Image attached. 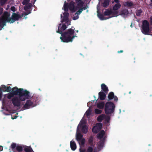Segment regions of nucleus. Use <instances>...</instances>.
<instances>
[{
	"label": "nucleus",
	"mask_w": 152,
	"mask_h": 152,
	"mask_svg": "<svg viewBox=\"0 0 152 152\" xmlns=\"http://www.w3.org/2000/svg\"><path fill=\"white\" fill-rule=\"evenodd\" d=\"M61 24H60L59 26L58 27L57 33H59L62 34V37H60V38L62 41L64 42H72L73 39L75 37H76V34L75 32L74 29L72 28L68 29L63 34H62V31L64 30L66 28V26L64 25H63L61 27Z\"/></svg>",
	"instance_id": "obj_1"
},
{
	"label": "nucleus",
	"mask_w": 152,
	"mask_h": 152,
	"mask_svg": "<svg viewBox=\"0 0 152 152\" xmlns=\"http://www.w3.org/2000/svg\"><path fill=\"white\" fill-rule=\"evenodd\" d=\"M76 5L75 6L74 2H71L69 4L68 7L69 10L72 12H76L75 15L73 17V19L75 20L79 18V15L82 12L83 10L86 9L84 6V2L82 0H77Z\"/></svg>",
	"instance_id": "obj_2"
},
{
	"label": "nucleus",
	"mask_w": 152,
	"mask_h": 152,
	"mask_svg": "<svg viewBox=\"0 0 152 152\" xmlns=\"http://www.w3.org/2000/svg\"><path fill=\"white\" fill-rule=\"evenodd\" d=\"M86 121L83 118L80 123L77 126L76 133V139L80 145L81 144L82 145H83L85 143V140L83 137L82 135L80 133L79 130V129H81L83 133H86L88 130L87 126L86 125Z\"/></svg>",
	"instance_id": "obj_3"
},
{
	"label": "nucleus",
	"mask_w": 152,
	"mask_h": 152,
	"mask_svg": "<svg viewBox=\"0 0 152 152\" xmlns=\"http://www.w3.org/2000/svg\"><path fill=\"white\" fill-rule=\"evenodd\" d=\"M10 14L9 13L5 12L3 15L0 18V30H1L4 26L5 25L6 22L12 23L21 17L18 14L15 13H13L11 18H10Z\"/></svg>",
	"instance_id": "obj_4"
},
{
	"label": "nucleus",
	"mask_w": 152,
	"mask_h": 152,
	"mask_svg": "<svg viewBox=\"0 0 152 152\" xmlns=\"http://www.w3.org/2000/svg\"><path fill=\"white\" fill-rule=\"evenodd\" d=\"M97 136L98 139H99L100 142L97 145V149H95L94 152H96L99 151L103 147L104 140L106 137L105 132L103 130L101 131L98 134Z\"/></svg>",
	"instance_id": "obj_5"
},
{
	"label": "nucleus",
	"mask_w": 152,
	"mask_h": 152,
	"mask_svg": "<svg viewBox=\"0 0 152 152\" xmlns=\"http://www.w3.org/2000/svg\"><path fill=\"white\" fill-rule=\"evenodd\" d=\"M104 15L108 16L107 18H105L104 17L101 15H98L99 18L101 20H104L109 19L114 17H116L118 15V11H113V10H107L104 13Z\"/></svg>",
	"instance_id": "obj_6"
},
{
	"label": "nucleus",
	"mask_w": 152,
	"mask_h": 152,
	"mask_svg": "<svg viewBox=\"0 0 152 152\" xmlns=\"http://www.w3.org/2000/svg\"><path fill=\"white\" fill-rule=\"evenodd\" d=\"M115 106L114 104L111 102H108L105 104V113L107 114H110L114 111Z\"/></svg>",
	"instance_id": "obj_7"
},
{
	"label": "nucleus",
	"mask_w": 152,
	"mask_h": 152,
	"mask_svg": "<svg viewBox=\"0 0 152 152\" xmlns=\"http://www.w3.org/2000/svg\"><path fill=\"white\" fill-rule=\"evenodd\" d=\"M19 98L21 101H25L26 99H28L30 97V93L26 90L23 89L19 93Z\"/></svg>",
	"instance_id": "obj_8"
},
{
	"label": "nucleus",
	"mask_w": 152,
	"mask_h": 152,
	"mask_svg": "<svg viewBox=\"0 0 152 152\" xmlns=\"http://www.w3.org/2000/svg\"><path fill=\"white\" fill-rule=\"evenodd\" d=\"M149 23L146 20H144L142 22V32L145 34H149Z\"/></svg>",
	"instance_id": "obj_9"
},
{
	"label": "nucleus",
	"mask_w": 152,
	"mask_h": 152,
	"mask_svg": "<svg viewBox=\"0 0 152 152\" xmlns=\"http://www.w3.org/2000/svg\"><path fill=\"white\" fill-rule=\"evenodd\" d=\"M12 102L14 106H21V101L18 96L14 97L12 99Z\"/></svg>",
	"instance_id": "obj_10"
},
{
	"label": "nucleus",
	"mask_w": 152,
	"mask_h": 152,
	"mask_svg": "<svg viewBox=\"0 0 152 152\" xmlns=\"http://www.w3.org/2000/svg\"><path fill=\"white\" fill-rule=\"evenodd\" d=\"M84 145V144L83 145H82L81 144L80 145V152H93L94 147L93 145L88 147L86 151V150L83 148Z\"/></svg>",
	"instance_id": "obj_11"
},
{
	"label": "nucleus",
	"mask_w": 152,
	"mask_h": 152,
	"mask_svg": "<svg viewBox=\"0 0 152 152\" xmlns=\"http://www.w3.org/2000/svg\"><path fill=\"white\" fill-rule=\"evenodd\" d=\"M110 117L108 115H106L104 114H102L97 118V120L98 121H101L102 120H104L105 121L108 122L110 120Z\"/></svg>",
	"instance_id": "obj_12"
},
{
	"label": "nucleus",
	"mask_w": 152,
	"mask_h": 152,
	"mask_svg": "<svg viewBox=\"0 0 152 152\" xmlns=\"http://www.w3.org/2000/svg\"><path fill=\"white\" fill-rule=\"evenodd\" d=\"M63 15L64 17L63 18L62 17V15H61V18H62L63 21H66V23H67V25H69L70 22L69 20H68V17L69 15V13L65 12L64 13Z\"/></svg>",
	"instance_id": "obj_13"
},
{
	"label": "nucleus",
	"mask_w": 152,
	"mask_h": 152,
	"mask_svg": "<svg viewBox=\"0 0 152 152\" xmlns=\"http://www.w3.org/2000/svg\"><path fill=\"white\" fill-rule=\"evenodd\" d=\"M102 124L101 123H98L94 126L92 129L93 132L96 133L98 132L102 128Z\"/></svg>",
	"instance_id": "obj_14"
},
{
	"label": "nucleus",
	"mask_w": 152,
	"mask_h": 152,
	"mask_svg": "<svg viewBox=\"0 0 152 152\" xmlns=\"http://www.w3.org/2000/svg\"><path fill=\"white\" fill-rule=\"evenodd\" d=\"M23 89L22 88L18 89L17 87H15L12 88L11 90L12 93L14 95L19 94L20 92Z\"/></svg>",
	"instance_id": "obj_15"
},
{
	"label": "nucleus",
	"mask_w": 152,
	"mask_h": 152,
	"mask_svg": "<svg viewBox=\"0 0 152 152\" xmlns=\"http://www.w3.org/2000/svg\"><path fill=\"white\" fill-rule=\"evenodd\" d=\"M35 105L33 104V102L30 100H27L26 104L24 106L25 109H27L30 108V107H34Z\"/></svg>",
	"instance_id": "obj_16"
},
{
	"label": "nucleus",
	"mask_w": 152,
	"mask_h": 152,
	"mask_svg": "<svg viewBox=\"0 0 152 152\" xmlns=\"http://www.w3.org/2000/svg\"><path fill=\"white\" fill-rule=\"evenodd\" d=\"M13 94L12 93H9L7 94H5L4 95V98L2 101L3 103H4L5 102V99L7 98L8 99H10L13 97L14 96Z\"/></svg>",
	"instance_id": "obj_17"
},
{
	"label": "nucleus",
	"mask_w": 152,
	"mask_h": 152,
	"mask_svg": "<svg viewBox=\"0 0 152 152\" xmlns=\"http://www.w3.org/2000/svg\"><path fill=\"white\" fill-rule=\"evenodd\" d=\"M1 90L3 92H9L11 90V87L10 86L6 87L5 85H2L1 87Z\"/></svg>",
	"instance_id": "obj_18"
},
{
	"label": "nucleus",
	"mask_w": 152,
	"mask_h": 152,
	"mask_svg": "<svg viewBox=\"0 0 152 152\" xmlns=\"http://www.w3.org/2000/svg\"><path fill=\"white\" fill-rule=\"evenodd\" d=\"M128 11L126 10H121L119 12H118V15H121L123 16L124 17H125L128 14Z\"/></svg>",
	"instance_id": "obj_19"
},
{
	"label": "nucleus",
	"mask_w": 152,
	"mask_h": 152,
	"mask_svg": "<svg viewBox=\"0 0 152 152\" xmlns=\"http://www.w3.org/2000/svg\"><path fill=\"white\" fill-rule=\"evenodd\" d=\"M70 147L72 150L75 151L77 148L75 142L73 141L70 142Z\"/></svg>",
	"instance_id": "obj_20"
},
{
	"label": "nucleus",
	"mask_w": 152,
	"mask_h": 152,
	"mask_svg": "<svg viewBox=\"0 0 152 152\" xmlns=\"http://www.w3.org/2000/svg\"><path fill=\"white\" fill-rule=\"evenodd\" d=\"M121 5L119 3H117L115 4L113 8V11H117V10L121 7Z\"/></svg>",
	"instance_id": "obj_21"
},
{
	"label": "nucleus",
	"mask_w": 152,
	"mask_h": 152,
	"mask_svg": "<svg viewBox=\"0 0 152 152\" xmlns=\"http://www.w3.org/2000/svg\"><path fill=\"white\" fill-rule=\"evenodd\" d=\"M99 98L101 100L104 99L106 97V96L102 92H100L99 93Z\"/></svg>",
	"instance_id": "obj_22"
},
{
	"label": "nucleus",
	"mask_w": 152,
	"mask_h": 152,
	"mask_svg": "<svg viewBox=\"0 0 152 152\" xmlns=\"http://www.w3.org/2000/svg\"><path fill=\"white\" fill-rule=\"evenodd\" d=\"M101 88L102 90L105 92H106L108 91V88L106 85L104 84H102L101 85Z\"/></svg>",
	"instance_id": "obj_23"
},
{
	"label": "nucleus",
	"mask_w": 152,
	"mask_h": 152,
	"mask_svg": "<svg viewBox=\"0 0 152 152\" xmlns=\"http://www.w3.org/2000/svg\"><path fill=\"white\" fill-rule=\"evenodd\" d=\"M91 110L90 108L89 107V108L87 110L86 113L85 114L84 116H86L87 117L89 116L91 114Z\"/></svg>",
	"instance_id": "obj_24"
},
{
	"label": "nucleus",
	"mask_w": 152,
	"mask_h": 152,
	"mask_svg": "<svg viewBox=\"0 0 152 152\" xmlns=\"http://www.w3.org/2000/svg\"><path fill=\"white\" fill-rule=\"evenodd\" d=\"M104 103L103 102H101L98 103L97 104V107L98 108L100 109H102L104 107Z\"/></svg>",
	"instance_id": "obj_25"
},
{
	"label": "nucleus",
	"mask_w": 152,
	"mask_h": 152,
	"mask_svg": "<svg viewBox=\"0 0 152 152\" xmlns=\"http://www.w3.org/2000/svg\"><path fill=\"white\" fill-rule=\"evenodd\" d=\"M124 5L128 7H131L133 5V3L131 1H127L124 4Z\"/></svg>",
	"instance_id": "obj_26"
},
{
	"label": "nucleus",
	"mask_w": 152,
	"mask_h": 152,
	"mask_svg": "<svg viewBox=\"0 0 152 152\" xmlns=\"http://www.w3.org/2000/svg\"><path fill=\"white\" fill-rule=\"evenodd\" d=\"M114 96V94L113 92H111L110 93L108 96V98L109 99H113V97Z\"/></svg>",
	"instance_id": "obj_27"
},
{
	"label": "nucleus",
	"mask_w": 152,
	"mask_h": 152,
	"mask_svg": "<svg viewBox=\"0 0 152 152\" xmlns=\"http://www.w3.org/2000/svg\"><path fill=\"white\" fill-rule=\"evenodd\" d=\"M109 3V1L108 0H105L103 4V6L105 7L107 6Z\"/></svg>",
	"instance_id": "obj_28"
},
{
	"label": "nucleus",
	"mask_w": 152,
	"mask_h": 152,
	"mask_svg": "<svg viewBox=\"0 0 152 152\" xmlns=\"http://www.w3.org/2000/svg\"><path fill=\"white\" fill-rule=\"evenodd\" d=\"M95 113L96 114H99L102 113V111L100 110L97 109H96L94 110Z\"/></svg>",
	"instance_id": "obj_29"
},
{
	"label": "nucleus",
	"mask_w": 152,
	"mask_h": 152,
	"mask_svg": "<svg viewBox=\"0 0 152 152\" xmlns=\"http://www.w3.org/2000/svg\"><path fill=\"white\" fill-rule=\"evenodd\" d=\"M26 152H30L32 150V149L29 147H26L25 149Z\"/></svg>",
	"instance_id": "obj_30"
},
{
	"label": "nucleus",
	"mask_w": 152,
	"mask_h": 152,
	"mask_svg": "<svg viewBox=\"0 0 152 152\" xmlns=\"http://www.w3.org/2000/svg\"><path fill=\"white\" fill-rule=\"evenodd\" d=\"M64 10L65 11H67L68 10L66 3L65 2V3L64 5Z\"/></svg>",
	"instance_id": "obj_31"
},
{
	"label": "nucleus",
	"mask_w": 152,
	"mask_h": 152,
	"mask_svg": "<svg viewBox=\"0 0 152 152\" xmlns=\"http://www.w3.org/2000/svg\"><path fill=\"white\" fill-rule=\"evenodd\" d=\"M30 0H24L23 1L22 3L23 5H28Z\"/></svg>",
	"instance_id": "obj_32"
},
{
	"label": "nucleus",
	"mask_w": 152,
	"mask_h": 152,
	"mask_svg": "<svg viewBox=\"0 0 152 152\" xmlns=\"http://www.w3.org/2000/svg\"><path fill=\"white\" fill-rule=\"evenodd\" d=\"M30 5H29V4L26 5L24 7V9L25 10H27L28 9H30Z\"/></svg>",
	"instance_id": "obj_33"
},
{
	"label": "nucleus",
	"mask_w": 152,
	"mask_h": 152,
	"mask_svg": "<svg viewBox=\"0 0 152 152\" xmlns=\"http://www.w3.org/2000/svg\"><path fill=\"white\" fill-rule=\"evenodd\" d=\"M17 150L18 151H21L23 150L22 148L20 146H17L16 148Z\"/></svg>",
	"instance_id": "obj_34"
},
{
	"label": "nucleus",
	"mask_w": 152,
	"mask_h": 152,
	"mask_svg": "<svg viewBox=\"0 0 152 152\" xmlns=\"http://www.w3.org/2000/svg\"><path fill=\"white\" fill-rule=\"evenodd\" d=\"M142 11L141 10H137L136 11V14L137 16H140V14L142 13Z\"/></svg>",
	"instance_id": "obj_35"
},
{
	"label": "nucleus",
	"mask_w": 152,
	"mask_h": 152,
	"mask_svg": "<svg viewBox=\"0 0 152 152\" xmlns=\"http://www.w3.org/2000/svg\"><path fill=\"white\" fill-rule=\"evenodd\" d=\"M7 1V0H0V2L1 4H4Z\"/></svg>",
	"instance_id": "obj_36"
},
{
	"label": "nucleus",
	"mask_w": 152,
	"mask_h": 152,
	"mask_svg": "<svg viewBox=\"0 0 152 152\" xmlns=\"http://www.w3.org/2000/svg\"><path fill=\"white\" fill-rule=\"evenodd\" d=\"M1 89H0V100H1V98L2 97V93L1 91Z\"/></svg>",
	"instance_id": "obj_37"
},
{
	"label": "nucleus",
	"mask_w": 152,
	"mask_h": 152,
	"mask_svg": "<svg viewBox=\"0 0 152 152\" xmlns=\"http://www.w3.org/2000/svg\"><path fill=\"white\" fill-rule=\"evenodd\" d=\"M16 146V144L15 143H12L11 146V148H14Z\"/></svg>",
	"instance_id": "obj_38"
},
{
	"label": "nucleus",
	"mask_w": 152,
	"mask_h": 152,
	"mask_svg": "<svg viewBox=\"0 0 152 152\" xmlns=\"http://www.w3.org/2000/svg\"><path fill=\"white\" fill-rule=\"evenodd\" d=\"M11 10L13 12H15L16 11L15 7H12L11 8Z\"/></svg>",
	"instance_id": "obj_39"
},
{
	"label": "nucleus",
	"mask_w": 152,
	"mask_h": 152,
	"mask_svg": "<svg viewBox=\"0 0 152 152\" xmlns=\"http://www.w3.org/2000/svg\"><path fill=\"white\" fill-rule=\"evenodd\" d=\"M113 99H114V100L115 101H117L118 100V98L115 96H114L113 97Z\"/></svg>",
	"instance_id": "obj_40"
},
{
	"label": "nucleus",
	"mask_w": 152,
	"mask_h": 152,
	"mask_svg": "<svg viewBox=\"0 0 152 152\" xmlns=\"http://www.w3.org/2000/svg\"><path fill=\"white\" fill-rule=\"evenodd\" d=\"M3 11V9L2 8H0V15L2 13V12Z\"/></svg>",
	"instance_id": "obj_41"
},
{
	"label": "nucleus",
	"mask_w": 152,
	"mask_h": 152,
	"mask_svg": "<svg viewBox=\"0 0 152 152\" xmlns=\"http://www.w3.org/2000/svg\"><path fill=\"white\" fill-rule=\"evenodd\" d=\"M114 1L115 2L117 3H118L119 2V1L118 0H114Z\"/></svg>",
	"instance_id": "obj_42"
},
{
	"label": "nucleus",
	"mask_w": 152,
	"mask_h": 152,
	"mask_svg": "<svg viewBox=\"0 0 152 152\" xmlns=\"http://www.w3.org/2000/svg\"><path fill=\"white\" fill-rule=\"evenodd\" d=\"M3 150V148L0 145V151H2Z\"/></svg>",
	"instance_id": "obj_43"
},
{
	"label": "nucleus",
	"mask_w": 152,
	"mask_h": 152,
	"mask_svg": "<svg viewBox=\"0 0 152 152\" xmlns=\"http://www.w3.org/2000/svg\"><path fill=\"white\" fill-rule=\"evenodd\" d=\"M93 140V139L91 138V139H90L89 140V142H91Z\"/></svg>",
	"instance_id": "obj_44"
},
{
	"label": "nucleus",
	"mask_w": 152,
	"mask_h": 152,
	"mask_svg": "<svg viewBox=\"0 0 152 152\" xmlns=\"http://www.w3.org/2000/svg\"><path fill=\"white\" fill-rule=\"evenodd\" d=\"M17 116H15V117L13 118L12 117V119H16L17 118Z\"/></svg>",
	"instance_id": "obj_45"
},
{
	"label": "nucleus",
	"mask_w": 152,
	"mask_h": 152,
	"mask_svg": "<svg viewBox=\"0 0 152 152\" xmlns=\"http://www.w3.org/2000/svg\"><path fill=\"white\" fill-rule=\"evenodd\" d=\"M91 102H88V103H87V104L88 106H89V105L90 104H91Z\"/></svg>",
	"instance_id": "obj_46"
},
{
	"label": "nucleus",
	"mask_w": 152,
	"mask_h": 152,
	"mask_svg": "<svg viewBox=\"0 0 152 152\" xmlns=\"http://www.w3.org/2000/svg\"><path fill=\"white\" fill-rule=\"evenodd\" d=\"M123 52V50H120V51H118V53H121V52Z\"/></svg>",
	"instance_id": "obj_47"
},
{
	"label": "nucleus",
	"mask_w": 152,
	"mask_h": 152,
	"mask_svg": "<svg viewBox=\"0 0 152 152\" xmlns=\"http://www.w3.org/2000/svg\"><path fill=\"white\" fill-rule=\"evenodd\" d=\"M97 9H98L97 12H98L99 10H98V6H97Z\"/></svg>",
	"instance_id": "obj_48"
},
{
	"label": "nucleus",
	"mask_w": 152,
	"mask_h": 152,
	"mask_svg": "<svg viewBox=\"0 0 152 152\" xmlns=\"http://www.w3.org/2000/svg\"><path fill=\"white\" fill-rule=\"evenodd\" d=\"M151 4H152V0H151Z\"/></svg>",
	"instance_id": "obj_49"
},
{
	"label": "nucleus",
	"mask_w": 152,
	"mask_h": 152,
	"mask_svg": "<svg viewBox=\"0 0 152 152\" xmlns=\"http://www.w3.org/2000/svg\"><path fill=\"white\" fill-rule=\"evenodd\" d=\"M76 32H77V33H78V30H77V31H76Z\"/></svg>",
	"instance_id": "obj_50"
},
{
	"label": "nucleus",
	"mask_w": 152,
	"mask_h": 152,
	"mask_svg": "<svg viewBox=\"0 0 152 152\" xmlns=\"http://www.w3.org/2000/svg\"><path fill=\"white\" fill-rule=\"evenodd\" d=\"M28 13H27V14H25V15H28Z\"/></svg>",
	"instance_id": "obj_51"
},
{
	"label": "nucleus",
	"mask_w": 152,
	"mask_h": 152,
	"mask_svg": "<svg viewBox=\"0 0 152 152\" xmlns=\"http://www.w3.org/2000/svg\"><path fill=\"white\" fill-rule=\"evenodd\" d=\"M132 25H131V27H132Z\"/></svg>",
	"instance_id": "obj_52"
},
{
	"label": "nucleus",
	"mask_w": 152,
	"mask_h": 152,
	"mask_svg": "<svg viewBox=\"0 0 152 152\" xmlns=\"http://www.w3.org/2000/svg\"><path fill=\"white\" fill-rule=\"evenodd\" d=\"M129 94L131 93V92H129Z\"/></svg>",
	"instance_id": "obj_53"
},
{
	"label": "nucleus",
	"mask_w": 152,
	"mask_h": 152,
	"mask_svg": "<svg viewBox=\"0 0 152 152\" xmlns=\"http://www.w3.org/2000/svg\"><path fill=\"white\" fill-rule=\"evenodd\" d=\"M8 9V8H7V9H6V10H7Z\"/></svg>",
	"instance_id": "obj_54"
}]
</instances>
